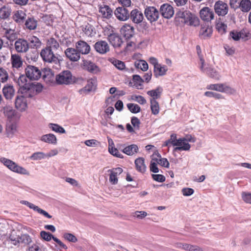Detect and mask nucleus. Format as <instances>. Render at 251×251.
<instances>
[{
	"mask_svg": "<svg viewBox=\"0 0 251 251\" xmlns=\"http://www.w3.org/2000/svg\"><path fill=\"white\" fill-rule=\"evenodd\" d=\"M204 95L207 97L214 98L216 99H220L223 98V96L221 94L211 91H207L205 92Z\"/></svg>",
	"mask_w": 251,
	"mask_h": 251,
	"instance_id": "59",
	"label": "nucleus"
},
{
	"mask_svg": "<svg viewBox=\"0 0 251 251\" xmlns=\"http://www.w3.org/2000/svg\"><path fill=\"white\" fill-rule=\"evenodd\" d=\"M1 162L10 171L14 173L20 175H29V173L26 169L10 159L4 157L1 158Z\"/></svg>",
	"mask_w": 251,
	"mask_h": 251,
	"instance_id": "3",
	"label": "nucleus"
},
{
	"mask_svg": "<svg viewBox=\"0 0 251 251\" xmlns=\"http://www.w3.org/2000/svg\"><path fill=\"white\" fill-rule=\"evenodd\" d=\"M135 66L136 68L141 69L143 71H146L149 67L147 62L143 60H139L138 62H135Z\"/></svg>",
	"mask_w": 251,
	"mask_h": 251,
	"instance_id": "54",
	"label": "nucleus"
},
{
	"mask_svg": "<svg viewBox=\"0 0 251 251\" xmlns=\"http://www.w3.org/2000/svg\"><path fill=\"white\" fill-rule=\"evenodd\" d=\"M17 120L8 121L6 124V131L8 137H12L17 131Z\"/></svg>",
	"mask_w": 251,
	"mask_h": 251,
	"instance_id": "29",
	"label": "nucleus"
},
{
	"mask_svg": "<svg viewBox=\"0 0 251 251\" xmlns=\"http://www.w3.org/2000/svg\"><path fill=\"white\" fill-rule=\"evenodd\" d=\"M40 236L44 240L47 241H50L51 239H53V238L54 237L52 234L45 231H41L40 232Z\"/></svg>",
	"mask_w": 251,
	"mask_h": 251,
	"instance_id": "58",
	"label": "nucleus"
},
{
	"mask_svg": "<svg viewBox=\"0 0 251 251\" xmlns=\"http://www.w3.org/2000/svg\"><path fill=\"white\" fill-rule=\"evenodd\" d=\"M40 55L45 62L54 63L56 65L59 63V59L57 56L53 53V51L50 48H46L42 50Z\"/></svg>",
	"mask_w": 251,
	"mask_h": 251,
	"instance_id": "4",
	"label": "nucleus"
},
{
	"mask_svg": "<svg viewBox=\"0 0 251 251\" xmlns=\"http://www.w3.org/2000/svg\"><path fill=\"white\" fill-rule=\"evenodd\" d=\"M119 149H117V148H115L113 147H110V145H109V152L112 154L113 155L119 157L120 158H123L124 157L122 154H121L119 151Z\"/></svg>",
	"mask_w": 251,
	"mask_h": 251,
	"instance_id": "55",
	"label": "nucleus"
},
{
	"mask_svg": "<svg viewBox=\"0 0 251 251\" xmlns=\"http://www.w3.org/2000/svg\"><path fill=\"white\" fill-rule=\"evenodd\" d=\"M119 150L123 153L128 155H132L138 151V147L136 145L132 144L128 146H125V144L119 145L117 146Z\"/></svg>",
	"mask_w": 251,
	"mask_h": 251,
	"instance_id": "15",
	"label": "nucleus"
},
{
	"mask_svg": "<svg viewBox=\"0 0 251 251\" xmlns=\"http://www.w3.org/2000/svg\"><path fill=\"white\" fill-rule=\"evenodd\" d=\"M26 16V14L24 11L21 10H17L14 13L13 19L17 24L22 25L25 21Z\"/></svg>",
	"mask_w": 251,
	"mask_h": 251,
	"instance_id": "30",
	"label": "nucleus"
},
{
	"mask_svg": "<svg viewBox=\"0 0 251 251\" xmlns=\"http://www.w3.org/2000/svg\"><path fill=\"white\" fill-rule=\"evenodd\" d=\"M160 13L164 18L170 19L174 14V8L169 4L164 3L160 6Z\"/></svg>",
	"mask_w": 251,
	"mask_h": 251,
	"instance_id": "14",
	"label": "nucleus"
},
{
	"mask_svg": "<svg viewBox=\"0 0 251 251\" xmlns=\"http://www.w3.org/2000/svg\"><path fill=\"white\" fill-rule=\"evenodd\" d=\"M25 25L28 30H35L37 26V21L33 17H28L25 21Z\"/></svg>",
	"mask_w": 251,
	"mask_h": 251,
	"instance_id": "37",
	"label": "nucleus"
},
{
	"mask_svg": "<svg viewBox=\"0 0 251 251\" xmlns=\"http://www.w3.org/2000/svg\"><path fill=\"white\" fill-rule=\"evenodd\" d=\"M83 31L88 36L92 37L94 35L93 27L89 24H87L83 28Z\"/></svg>",
	"mask_w": 251,
	"mask_h": 251,
	"instance_id": "56",
	"label": "nucleus"
},
{
	"mask_svg": "<svg viewBox=\"0 0 251 251\" xmlns=\"http://www.w3.org/2000/svg\"><path fill=\"white\" fill-rule=\"evenodd\" d=\"M17 38V35L14 30L10 28H1V47L3 45L4 42L6 40H8L11 42Z\"/></svg>",
	"mask_w": 251,
	"mask_h": 251,
	"instance_id": "8",
	"label": "nucleus"
},
{
	"mask_svg": "<svg viewBox=\"0 0 251 251\" xmlns=\"http://www.w3.org/2000/svg\"><path fill=\"white\" fill-rule=\"evenodd\" d=\"M96 87V81L94 79H90L87 81V84L86 86L81 90L80 92L81 93H88L92 91H95Z\"/></svg>",
	"mask_w": 251,
	"mask_h": 251,
	"instance_id": "34",
	"label": "nucleus"
},
{
	"mask_svg": "<svg viewBox=\"0 0 251 251\" xmlns=\"http://www.w3.org/2000/svg\"><path fill=\"white\" fill-rule=\"evenodd\" d=\"M157 155L159 158V159L153 158L152 159L156 161L157 163L159 164L161 166L167 168H169L170 164L168 160L165 158H161L160 154L158 153L157 154Z\"/></svg>",
	"mask_w": 251,
	"mask_h": 251,
	"instance_id": "51",
	"label": "nucleus"
},
{
	"mask_svg": "<svg viewBox=\"0 0 251 251\" xmlns=\"http://www.w3.org/2000/svg\"><path fill=\"white\" fill-rule=\"evenodd\" d=\"M203 73H205L209 76L216 79H219L220 78V75L219 73L214 69L211 67L205 68V71Z\"/></svg>",
	"mask_w": 251,
	"mask_h": 251,
	"instance_id": "44",
	"label": "nucleus"
},
{
	"mask_svg": "<svg viewBox=\"0 0 251 251\" xmlns=\"http://www.w3.org/2000/svg\"><path fill=\"white\" fill-rule=\"evenodd\" d=\"M47 48H50V50H57L59 47V44L58 42L53 38H50L47 42Z\"/></svg>",
	"mask_w": 251,
	"mask_h": 251,
	"instance_id": "49",
	"label": "nucleus"
},
{
	"mask_svg": "<svg viewBox=\"0 0 251 251\" xmlns=\"http://www.w3.org/2000/svg\"><path fill=\"white\" fill-rule=\"evenodd\" d=\"M131 123L135 129H138L139 128L140 121L138 118L136 117H132L131 119Z\"/></svg>",
	"mask_w": 251,
	"mask_h": 251,
	"instance_id": "64",
	"label": "nucleus"
},
{
	"mask_svg": "<svg viewBox=\"0 0 251 251\" xmlns=\"http://www.w3.org/2000/svg\"><path fill=\"white\" fill-rule=\"evenodd\" d=\"M131 99L141 104H144L147 102L146 99L142 96H132Z\"/></svg>",
	"mask_w": 251,
	"mask_h": 251,
	"instance_id": "60",
	"label": "nucleus"
},
{
	"mask_svg": "<svg viewBox=\"0 0 251 251\" xmlns=\"http://www.w3.org/2000/svg\"><path fill=\"white\" fill-rule=\"evenodd\" d=\"M114 14L118 20L126 21L129 18V12L126 7L119 6L116 8Z\"/></svg>",
	"mask_w": 251,
	"mask_h": 251,
	"instance_id": "10",
	"label": "nucleus"
},
{
	"mask_svg": "<svg viewBox=\"0 0 251 251\" xmlns=\"http://www.w3.org/2000/svg\"><path fill=\"white\" fill-rule=\"evenodd\" d=\"M129 18L134 23L139 24L142 22L144 16L141 11L134 9L129 13Z\"/></svg>",
	"mask_w": 251,
	"mask_h": 251,
	"instance_id": "22",
	"label": "nucleus"
},
{
	"mask_svg": "<svg viewBox=\"0 0 251 251\" xmlns=\"http://www.w3.org/2000/svg\"><path fill=\"white\" fill-rule=\"evenodd\" d=\"M55 81L58 84L69 85L74 82L73 75L69 70L63 71L57 75Z\"/></svg>",
	"mask_w": 251,
	"mask_h": 251,
	"instance_id": "5",
	"label": "nucleus"
},
{
	"mask_svg": "<svg viewBox=\"0 0 251 251\" xmlns=\"http://www.w3.org/2000/svg\"><path fill=\"white\" fill-rule=\"evenodd\" d=\"M107 39L110 44L115 48L120 47L123 43L122 38L116 33L110 34Z\"/></svg>",
	"mask_w": 251,
	"mask_h": 251,
	"instance_id": "28",
	"label": "nucleus"
},
{
	"mask_svg": "<svg viewBox=\"0 0 251 251\" xmlns=\"http://www.w3.org/2000/svg\"><path fill=\"white\" fill-rule=\"evenodd\" d=\"M207 89L227 94H232L235 91L233 89L226 85V84H210L207 86Z\"/></svg>",
	"mask_w": 251,
	"mask_h": 251,
	"instance_id": "12",
	"label": "nucleus"
},
{
	"mask_svg": "<svg viewBox=\"0 0 251 251\" xmlns=\"http://www.w3.org/2000/svg\"><path fill=\"white\" fill-rule=\"evenodd\" d=\"M3 114L7 117L8 121L18 120L20 116L10 106H5L3 108Z\"/></svg>",
	"mask_w": 251,
	"mask_h": 251,
	"instance_id": "21",
	"label": "nucleus"
},
{
	"mask_svg": "<svg viewBox=\"0 0 251 251\" xmlns=\"http://www.w3.org/2000/svg\"><path fill=\"white\" fill-rule=\"evenodd\" d=\"M99 12L103 18L107 19L112 18L114 13L112 9L108 5L105 4L99 5Z\"/></svg>",
	"mask_w": 251,
	"mask_h": 251,
	"instance_id": "20",
	"label": "nucleus"
},
{
	"mask_svg": "<svg viewBox=\"0 0 251 251\" xmlns=\"http://www.w3.org/2000/svg\"><path fill=\"white\" fill-rule=\"evenodd\" d=\"M27 43L28 48L33 49L34 50H37L41 46L42 43L40 40L35 36L30 35L28 37Z\"/></svg>",
	"mask_w": 251,
	"mask_h": 251,
	"instance_id": "26",
	"label": "nucleus"
},
{
	"mask_svg": "<svg viewBox=\"0 0 251 251\" xmlns=\"http://www.w3.org/2000/svg\"><path fill=\"white\" fill-rule=\"evenodd\" d=\"M135 164L136 170L142 173H144L146 170V166L145 164V159L142 157H139L135 160Z\"/></svg>",
	"mask_w": 251,
	"mask_h": 251,
	"instance_id": "38",
	"label": "nucleus"
},
{
	"mask_svg": "<svg viewBox=\"0 0 251 251\" xmlns=\"http://www.w3.org/2000/svg\"><path fill=\"white\" fill-rule=\"evenodd\" d=\"M14 92L13 87L11 85H6L2 89L3 94L7 100H10L13 98Z\"/></svg>",
	"mask_w": 251,
	"mask_h": 251,
	"instance_id": "35",
	"label": "nucleus"
},
{
	"mask_svg": "<svg viewBox=\"0 0 251 251\" xmlns=\"http://www.w3.org/2000/svg\"><path fill=\"white\" fill-rule=\"evenodd\" d=\"M144 14L151 23L156 22L159 18L160 13L154 6H147L144 11Z\"/></svg>",
	"mask_w": 251,
	"mask_h": 251,
	"instance_id": "9",
	"label": "nucleus"
},
{
	"mask_svg": "<svg viewBox=\"0 0 251 251\" xmlns=\"http://www.w3.org/2000/svg\"><path fill=\"white\" fill-rule=\"evenodd\" d=\"M42 88L43 86L40 83L31 82L30 87H29L30 90L27 91L25 96L32 98L35 95V91H36V93H39L42 91Z\"/></svg>",
	"mask_w": 251,
	"mask_h": 251,
	"instance_id": "25",
	"label": "nucleus"
},
{
	"mask_svg": "<svg viewBox=\"0 0 251 251\" xmlns=\"http://www.w3.org/2000/svg\"><path fill=\"white\" fill-rule=\"evenodd\" d=\"M75 48L79 54H87L90 51V46L86 42L82 40H79L76 43Z\"/></svg>",
	"mask_w": 251,
	"mask_h": 251,
	"instance_id": "23",
	"label": "nucleus"
},
{
	"mask_svg": "<svg viewBox=\"0 0 251 251\" xmlns=\"http://www.w3.org/2000/svg\"><path fill=\"white\" fill-rule=\"evenodd\" d=\"M47 155L43 152H36L33 153L30 156V159L32 160H39L45 158Z\"/></svg>",
	"mask_w": 251,
	"mask_h": 251,
	"instance_id": "53",
	"label": "nucleus"
},
{
	"mask_svg": "<svg viewBox=\"0 0 251 251\" xmlns=\"http://www.w3.org/2000/svg\"><path fill=\"white\" fill-rule=\"evenodd\" d=\"M28 98L24 94L18 95L16 97L15 104L17 109L20 111H24L27 106L26 100L25 99Z\"/></svg>",
	"mask_w": 251,
	"mask_h": 251,
	"instance_id": "18",
	"label": "nucleus"
},
{
	"mask_svg": "<svg viewBox=\"0 0 251 251\" xmlns=\"http://www.w3.org/2000/svg\"><path fill=\"white\" fill-rule=\"evenodd\" d=\"M42 76L47 83H52L54 81V74L50 69H45L42 72Z\"/></svg>",
	"mask_w": 251,
	"mask_h": 251,
	"instance_id": "31",
	"label": "nucleus"
},
{
	"mask_svg": "<svg viewBox=\"0 0 251 251\" xmlns=\"http://www.w3.org/2000/svg\"><path fill=\"white\" fill-rule=\"evenodd\" d=\"M66 56L72 61H77L80 57V54L76 49L74 48H67L65 51Z\"/></svg>",
	"mask_w": 251,
	"mask_h": 251,
	"instance_id": "27",
	"label": "nucleus"
},
{
	"mask_svg": "<svg viewBox=\"0 0 251 251\" xmlns=\"http://www.w3.org/2000/svg\"><path fill=\"white\" fill-rule=\"evenodd\" d=\"M25 73L29 80H38L42 76V71L39 68L28 65L25 69Z\"/></svg>",
	"mask_w": 251,
	"mask_h": 251,
	"instance_id": "6",
	"label": "nucleus"
},
{
	"mask_svg": "<svg viewBox=\"0 0 251 251\" xmlns=\"http://www.w3.org/2000/svg\"><path fill=\"white\" fill-rule=\"evenodd\" d=\"M168 71L167 67L165 65H161L160 64L157 65L153 69L154 75L155 77L164 75Z\"/></svg>",
	"mask_w": 251,
	"mask_h": 251,
	"instance_id": "36",
	"label": "nucleus"
},
{
	"mask_svg": "<svg viewBox=\"0 0 251 251\" xmlns=\"http://www.w3.org/2000/svg\"><path fill=\"white\" fill-rule=\"evenodd\" d=\"M113 64L118 69L120 70H123L125 68V63L123 61L115 60L113 62Z\"/></svg>",
	"mask_w": 251,
	"mask_h": 251,
	"instance_id": "62",
	"label": "nucleus"
},
{
	"mask_svg": "<svg viewBox=\"0 0 251 251\" xmlns=\"http://www.w3.org/2000/svg\"><path fill=\"white\" fill-rule=\"evenodd\" d=\"M27 41L24 38H18L15 42L14 47L18 53H25L28 50Z\"/></svg>",
	"mask_w": 251,
	"mask_h": 251,
	"instance_id": "11",
	"label": "nucleus"
},
{
	"mask_svg": "<svg viewBox=\"0 0 251 251\" xmlns=\"http://www.w3.org/2000/svg\"><path fill=\"white\" fill-rule=\"evenodd\" d=\"M178 142H179V141ZM190 148L191 145L186 141H180V143L177 144V147L174 149L173 151H188L190 150Z\"/></svg>",
	"mask_w": 251,
	"mask_h": 251,
	"instance_id": "43",
	"label": "nucleus"
},
{
	"mask_svg": "<svg viewBox=\"0 0 251 251\" xmlns=\"http://www.w3.org/2000/svg\"><path fill=\"white\" fill-rule=\"evenodd\" d=\"M238 6L243 12H248L251 9V1L250 0H241Z\"/></svg>",
	"mask_w": 251,
	"mask_h": 251,
	"instance_id": "42",
	"label": "nucleus"
},
{
	"mask_svg": "<svg viewBox=\"0 0 251 251\" xmlns=\"http://www.w3.org/2000/svg\"><path fill=\"white\" fill-rule=\"evenodd\" d=\"M200 14L201 19L207 22H209L213 19L214 16L213 11L208 7H205L201 9Z\"/></svg>",
	"mask_w": 251,
	"mask_h": 251,
	"instance_id": "19",
	"label": "nucleus"
},
{
	"mask_svg": "<svg viewBox=\"0 0 251 251\" xmlns=\"http://www.w3.org/2000/svg\"><path fill=\"white\" fill-rule=\"evenodd\" d=\"M180 141V138L177 139L176 135V134H172L170 136V138L165 141L163 146L170 147L172 145L173 146L177 147V144L180 143V142H178Z\"/></svg>",
	"mask_w": 251,
	"mask_h": 251,
	"instance_id": "40",
	"label": "nucleus"
},
{
	"mask_svg": "<svg viewBox=\"0 0 251 251\" xmlns=\"http://www.w3.org/2000/svg\"><path fill=\"white\" fill-rule=\"evenodd\" d=\"M49 127L50 128L52 131L57 133L60 134L66 133L65 129L61 126L56 124L50 123L49 124Z\"/></svg>",
	"mask_w": 251,
	"mask_h": 251,
	"instance_id": "50",
	"label": "nucleus"
},
{
	"mask_svg": "<svg viewBox=\"0 0 251 251\" xmlns=\"http://www.w3.org/2000/svg\"><path fill=\"white\" fill-rule=\"evenodd\" d=\"M32 242V240L29 235L27 234H24L21 237L15 234H11L10 236L4 240L3 244L6 247H12V245H17L20 243L25 244H29Z\"/></svg>",
	"mask_w": 251,
	"mask_h": 251,
	"instance_id": "2",
	"label": "nucleus"
},
{
	"mask_svg": "<svg viewBox=\"0 0 251 251\" xmlns=\"http://www.w3.org/2000/svg\"><path fill=\"white\" fill-rule=\"evenodd\" d=\"M11 61L13 68L18 69L23 65V62L20 55L12 54L11 57Z\"/></svg>",
	"mask_w": 251,
	"mask_h": 251,
	"instance_id": "33",
	"label": "nucleus"
},
{
	"mask_svg": "<svg viewBox=\"0 0 251 251\" xmlns=\"http://www.w3.org/2000/svg\"><path fill=\"white\" fill-rule=\"evenodd\" d=\"M27 76L26 75H21L17 81V83L19 86L18 93L19 94L25 95L27 91H29V87H30V83H27Z\"/></svg>",
	"mask_w": 251,
	"mask_h": 251,
	"instance_id": "7",
	"label": "nucleus"
},
{
	"mask_svg": "<svg viewBox=\"0 0 251 251\" xmlns=\"http://www.w3.org/2000/svg\"><path fill=\"white\" fill-rule=\"evenodd\" d=\"M151 113L153 115H157L159 112V106L158 102L154 99H151Z\"/></svg>",
	"mask_w": 251,
	"mask_h": 251,
	"instance_id": "47",
	"label": "nucleus"
},
{
	"mask_svg": "<svg viewBox=\"0 0 251 251\" xmlns=\"http://www.w3.org/2000/svg\"><path fill=\"white\" fill-rule=\"evenodd\" d=\"M12 9L9 4H5L1 7V18L7 19L11 14Z\"/></svg>",
	"mask_w": 251,
	"mask_h": 251,
	"instance_id": "41",
	"label": "nucleus"
},
{
	"mask_svg": "<svg viewBox=\"0 0 251 251\" xmlns=\"http://www.w3.org/2000/svg\"><path fill=\"white\" fill-rule=\"evenodd\" d=\"M180 141H186L187 143H195L196 141V138L192 135L187 134L185 136V137L183 138H180Z\"/></svg>",
	"mask_w": 251,
	"mask_h": 251,
	"instance_id": "61",
	"label": "nucleus"
},
{
	"mask_svg": "<svg viewBox=\"0 0 251 251\" xmlns=\"http://www.w3.org/2000/svg\"><path fill=\"white\" fill-rule=\"evenodd\" d=\"M212 28L206 24L201 25V28L199 32V36L202 39H206L210 37L212 34Z\"/></svg>",
	"mask_w": 251,
	"mask_h": 251,
	"instance_id": "24",
	"label": "nucleus"
},
{
	"mask_svg": "<svg viewBox=\"0 0 251 251\" xmlns=\"http://www.w3.org/2000/svg\"><path fill=\"white\" fill-rule=\"evenodd\" d=\"M215 13L218 16H224L228 11V6L227 3L221 0L217 1L214 4Z\"/></svg>",
	"mask_w": 251,
	"mask_h": 251,
	"instance_id": "13",
	"label": "nucleus"
},
{
	"mask_svg": "<svg viewBox=\"0 0 251 251\" xmlns=\"http://www.w3.org/2000/svg\"><path fill=\"white\" fill-rule=\"evenodd\" d=\"M133 81L135 83L134 86L138 89H143V82L144 79L139 75H133Z\"/></svg>",
	"mask_w": 251,
	"mask_h": 251,
	"instance_id": "48",
	"label": "nucleus"
},
{
	"mask_svg": "<svg viewBox=\"0 0 251 251\" xmlns=\"http://www.w3.org/2000/svg\"><path fill=\"white\" fill-rule=\"evenodd\" d=\"M175 22L181 24L196 26L198 23V19L189 10L184 8L178 9L175 15Z\"/></svg>",
	"mask_w": 251,
	"mask_h": 251,
	"instance_id": "1",
	"label": "nucleus"
},
{
	"mask_svg": "<svg viewBox=\"0 0 251 251\" xmlns=\"http://www.w3.org/2000/svg\"><path fill=\"white\" fill-rule=\"evenodd\" d=\"M94 47L96 51L101 54H104L110 50L109 46L105 41H98L95 43Z\"/></svg>",
	"mask_w": 251,
	"mask_h": 251,
	"instance_id": "16",
	"label": "nucleus"
},
{
	"mask_svg": "<svg viewBox=\"0 0 251 251\" xmlns=\"http://www.w3.org/2000/svg\"><path fill=\"white\" fill-rule=\"evenodd\" d=\"M64 237L70 242L75 243L77 239L76 237L71 233H65L64 234Z\"/></svg>",
	"mask_w": 251,
	"mask_h": 251,
	"instance_id": "63",
	"label": "nucleus"
},
{
	"mask_svg": "<svg viewBox=\"0 0 251 251\" xmlns=\"http://www.w3.org/2000/svg\"><path fill=\"white\" fill-rule=\"evenodd\" d=\"M41 140L44 142L53 145H55L57 143L56 137L52 133L43 135L41 138Z\"/></svg>",
	"mask_w": 251,
	"mask_h": 251,
	"instance_id": "39",
	"label": "nucleus"
},
{
	"mask_svg": "<svg viewBox=\"0 0 251 251\" xmlns=\"http://www.w3.org/2000/svg\"><path fill=\"white\" fill-rule=\"evenodd\" d=\"M128 110L132 113H137L140 112L141 108L137 104L129 103L126 105Z\"/></svg>",
	"mask_w": 251,
	"mask_h": 251,
	"instance_id": "52",
	"label": "nucleus"
},
{
	"mask_svg": "<svg viewBox=\"0 0 251 251\" xmlns=\"http://www.w3.org/2000/svg\"><path fill=\"white\" fill-rule=\"evenodd\" d=\"M120 32L126 39H130L134 35V28L131 25L126 24L121 28Z\"/></svg>",
	"mask_w": 251,
	"mask_h": 251,
	"instance_id": "17",
	"label": "nucleus"
},
{
	"mask_svg": "<svg viewBox=\"0 0 251 251\" xmlns=\"http://www.w3.org/2000/svg\"><path fill=\"white\" fill-rule=\"evenodd\" d=\"M84 69L88 72L96 74L99 71V67L93 62L88 60H84L83 63Z\"/></svg>",
	"mask_w": 251,
	"mask_h": 251,
	"instance_id": "32",
	"label": "nucleus"
},
{
	"mask_svg": "<svg viewBox=\"0 0 251 251\" xmlns=\"http://www.w3.org/2000/svg\"><path fill=\"white\" fill-rule=\"evenodd\" d=\"M162 92V88L160 87H158L154 90L148 91L147 94L151 97V99H154L156 100V99L160 98Z\"/></svg>",
	"mask_w": 251,
	"mask_h": 251,
	"instance_id": "46",
	"label": "nucleus"
},
{
	"mask_svg": "<svg viewBox=\"0 0 251 251\" xmlns=\"http://www.w3.org/2000/svg\"><path fill=\"white\" fill-rule=\"evenodd\" d=\"M39 56V53L37 50H33L27 53L26 55V59L29 62L30 61H36Z\"/></svg>",
	"mask_w": 251,
	"mask_h": 251,
	"instance_id": "45",
	"label": "nucleus"
},
{
	"mask_svg": "<svg viewBox=\"0 0 251 251\" xmlns=\"http://www.w3.org/2000/svg\"><path fill=\"white\" fill-rule=\"evenodd\" d=\"M216 28L219 33L224 34L226 32L227 25L223 23L218 22L216 24Z\"/></svg>",
	"mask_w": 251,
	"mask_h": 251,
	"instance_id": "57",
	"label": "nucleus"
}]
</instances>
